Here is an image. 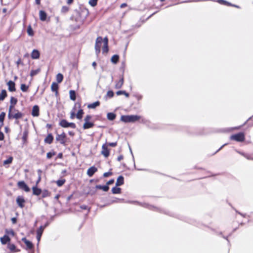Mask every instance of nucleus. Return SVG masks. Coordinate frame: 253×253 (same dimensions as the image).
I'll return each instance as SVG.
<instances>
[{"label":"nucleus","instance_id":"5fc2aeb1","mask_svg":"<svg viewBox=\"0 0 253 253\" xmlns=\"http://www.w3.org/2000/svg\"><path fill=\"white\" fill-rule=\"evenodd\" d=\"M105 144H107V147H109V146L116 147L117 145V142L106 143Z\"/></svg>","mask_w":253,"mask_h":253},{"label":"nucleus","instance_id":"72a5a7b5","mask_svg":"<svg viewBox=\"0 0 253 253\" xmlns=\"http://www.w3.org/2000/svg\"><path fill=\"white\" fill-rule=\"evenodd\" d=\"M8 249L12 252H16L19 251V250H16V246L15 245L12 244H8L7 246Z\"/></svg>","mask_w":253,"mask_h":253},{"label":"nucleus","instance_id":"c85d7f7f","mask_svg":"<svg viewBox=\"0 0 253 253\" xmlns=\"http://www.w3.org/2000/svg\"><path fill=\"white\" fill-rule=\"evenodd\" d=\"M70 98L73 101H75L76 99V94L75 90H71L69 91Z\"/></svg>","mask_w":253,"mask_h":253},{"label":"nucleus","instance_id":"20e7f679","mask_svg":"<svg viewBox=\"0 0 253 253\" xmlns=\"http://www.w3.org/2000/svg\"><path fill=\"white\" fill-rule=\"evenodd\" d=\"M230 139L237 142H243L245 140V135L243 132L231 135Z\"/></svg>","mask_w":253,"mask_h":253},{"label":"nucleus","instance_id":"412c9836","mask_svg":"<svg viewBox=\"0 0 253 253\" xmlns=\"http://www.w3.org/2000/svg\"><path fill=\"white\" fill-rule=\"evenodd\" d=\"M124 184V177L120 175L119 176L117 180L116 183V186H119L123 185Z\"/></svg>","mask_w":253,"mask_h":253},{"label":"nucleus","instance_id":"49530a36","mask_svg":"<svg viewBox=\"0 0 253 253\" xmlns=\"http://www.w3.org/2000/svg\"><path fill=\"white\" fill-rule=\"evenodd\" d=\"M69 10V7L67 6H63L61 9V11L63 13H66Z\"/></svg>","mask_w":253,"mask_h":253},{"label":"nucleus","instance_id":"9d476101","mask_svg":"<svg viewBox=\"0 0 253 253\" xmlns=\"http://www.w3.org/2000/svg\"><path fill=\"white\" fill-rule=\"evenodd\" d=\"M16 201V203L20 208H23L24 207L26 201L23 197L18 196Z\"/></svg>","mask_w":253,"mask_h":253},{"label":"nucleus","instance_id":"09e8293b","mask_svg":"<svg viewBox=\"0 0 253 253\" xmlns=\"http://www.w3.org/2000/svg\"><path fill=\"white\" fill-rule=\"evenodd\" d=\"M91 116H90V115H87L84 119V123H90V121L91 120Z\"/></svg>","mask_w":253,"mask_h":253},{"label":"nucleus","instance_id":"5701e85b","mask_svg":"<svg viewBox=\"0 0 253 253\" xmlns=\"http://www.w3.org/2000/svg\"><path fill=\"white\" fill-rule=\"evenodd\" d=\"M96 188L97 189H101L105 192H107L109 190V186L106 184V185H97L95 186Z\"/></svg>","mask_w":253,"mask_h":253},{"label":"nucleus","instance_id":"7ed1b4c3","mask_svg":"<svg viewBox=\"0 0 253 253\" xmlns=\"http://www.w3.org/2000/svg\"><path fill=\"white\" fill-rule=\"evenodd\" d=\"M77 109H79V110L76 114V118L79 120H81L83 118L84 111L82 108V103L81 101H77L74 104L73 109L76 111Z\"/></svg>","mask_w":253,"mask_h":253},{"label":"nucleus","instance_id":"bf43d9fd","mask_svg":"<svg viewBox=\"0 0 253 253\" xmlns=\"http://www.w3.org/2000/svg\"><path fill=\"white\" fill-rule=\"evenodd\" d=\"M220 2L222 4H224L227 5H230V4L228 2L224 0H220Z\"/></svg>","mask_w":253,"mask_h":253},{"label":"nucleus","instance_id":"a878e982","mask_svg":"<svg viewBox=\"0 0 253 253\" xmlns=\"http://www.w3.org/2000/svg\"><path fill=\"white\" fill-rule=\"evenodd\" d=\"M119 58H120V57L118 55H117V54L114 55L113 56H112V57L111 58V61L113 64H116L119 62Z\"/></svg>","mask_w":253,"mask_h":253},{"label":"nucleus","instance_id":"680f3d73","mask_svg":"<svg viewBox=\"0 0 253 253\" xmlns=\"http://www.w3.org/2000/svg\"><path fill=\"white\" fill-rule=\"evenodd\" d=\"M114 182V180L113 179H110V180H109L107 182L106 184L108 186L109 185L112 184Z\"/></svg>","mask_w":253,"mask_h":253},{"label":"nucleus","instance_id":"c03bdc74","mask_svg":"<svg viewBox=\"0 0 253 253\" xmlns=\"http://www.w3.org/2000/svg\"><path fill=\"white\" fill-rule=\"evenodd\" d=\"M40 72V69H38L37 70H33L31 71L30 76L31 77H34L37 75Z\"/></svg>","mask_w":253,"mask_h":253},{"label":"nucleus","instance_id":"1a4fd4ad","mask_svg":"<svg viewBox=\"0 0 253 253\" xmlns=\"http://www.w3.org/2000/svg\"><path fill=\"white\" fill-rule=\"evenodd\" d=\"M124 83V75L122 74V75H121L120 76L119 80L115 82V88H116V89L121 88L123 86Z\"/></svg>","mask_w":253,"mask_h":253},{"label":"nucleus","instance_id":"39448f33","mask_svg":"<svg viewBox=\"0 0 253 253\" xmlns=\"http://www.w3.org/2000/svg\"><path fill=\"white\" fill-rule=\"evenodd\" d=\"M59 125L64 128L71 127L72 128H75L76 125L74 123H69L67 120L62 119L59 122Z\"/></svg>","mask_w":253,"mask_h":253},{"label":"nucleus","instance_id":"f3484780","mask_svg":"<svg viewBox=\"0 0 253 253\" xmlns=\"http://www.w3.org/2000/svg\"><path fill=\"white\" fill-rule=\"evenodd\" d=\"M10 105L9 108V111H10V112H11V111H12V110L14 109L15 105L17 102V99L16 98H14V97H11L10 98Z\"/></svg>","mask_w":253,"mask_h":253},{"label":"nucleus","instance_id":"338daca9","mask_svg":"<svg viewBox=\"0 0 253 253\" xmlns=\"http://www.w3.org/2000/svg\"><path fill=\"white\" fill-rule=\"evenodd\" d=\"M74 0H67V3L68 4H71L73 3Z\"/></svg>","mask_w":253,"mask_h":253},{"label":"nucleus","instance_id":"ea45409f","mask_svg":"<svg viewBox=\"0 0 253 253\" xmlns=\"http://www.w3.org/2000/svg\"><path fill=\"white\" fill-rule=\"evenodd\" d=\"M29 86L26 85L25 84H21L20 85V89L23 92H27L28 90Z\"/></svg>","mask_w":253,"mask_h":253},{"label":"nucleus","instance_id":"4c0bfd02","mask_svg":"<svg viewBox=\"0 0 253 253\" xmlns=\"http://www.w3.org/2000/svg\"><path fill=\"white\" fill-rule=\"evenodd\" d=\"M5 113L4 112H1L0 114V123L1 125L0 126H2L3 125V121L5 118Z\"/></svg>","mask_w":253,"mask_h":253},{"label":"nucleus","instance_id":"8fccbe9b","mask_svg":"<svg viewBox=\"0 0 253 253\" xmlns=\"http://www.w3.org/2000/svg\"><path fill=\"white\" fill-rule=\"evenodd\" d=\"M97 1H98V0H89V4L91 6H95L97 5Z\"/></svg>","mask_w":253,"mask_h":253},{"label":"nucleus","instance_id":"f03ea898","mask_svg":"<svg viewBox=\"0 0 253 253\" xmlns=\"http://www.w3.org/2000/svg\"><path fill=\"white\" fill-rule=\"evenodd\" d=\"M55 140L64 146H66L70 142V139L67 137L66 134L64 132H63L61 134H57Z\"/></svg>","mask_w":253,"mask_h":253},{"label":"nucleus","instance_id":"a18cd8bd","mask_svg":"<svg viewBox=\"0 0 253 253\" xmlns=\"http://www.w3.org/2000/svg\"><path fill=\"white\" fill-rule=\"evenodd\" d=\"M56 155L54 151L48 152L46 154V158L48 159H51L53 156Z\"/></svg>","mask_w":253,"mask_h":253},{"label":"nucleus","instance_id":"bb28decb","mask_svg":"<svg viewBox=\"0 0 253 253\" xmlns=\"http://www.w3.org/2000/svg\"><path fill=\"white\" fill-rule=\"evenodd\" d=\"M7 96V92L5 89H2L0 92V100L3 101Z\"/></svg>","mask_w":253,"mask_h":253},{"label":"nucleus","instance_id":"c756f323","mask_svg":"<svg viewBox=\"0 0 253 253\" xmlns=\"http://www.w3.org/2000/svg\"><path fill=\"white\" fill-rule=\"evenodd\" d=\"M247 125L249 126H253V116L250 118L242 126Z\"/></svg>","mask_w":253,"mask_h":253},{"label":"nucleus","instance_id":"37998d69","mask_svg":"<svg viewBox=\"0 0 253 253\" xmlns=\"http://www.w3.org/2000/svg\"><path fill=\"white\" fill-rule=\"evenodd\" d=\"M27 33L30 36H33L34 34V31L31 25H29L27 28Z\"/></svg>","mask_w":253,"mask_h":253},{"label":"nucleus","instance_id":"e433bc0d","mask_svg":"<svg viewBox=\"0 0 253 253\" xmlns=\"http://www.w3.org/2000/svg\"><path fill=\"white\" fill-rule=\"evenodd\" d=\"M56 81L58 83H61L63 80V76L61 73H58L56 77Z\"/></svg>","mask_w":253,"mask_h":253},{"label":"nucleus","instance_id":"b1692460","mask_svg":"<svg viewBox=\"0 0 253 253\" xmlns=\"http://www.w3.org/2000/svg\"><path fill=\"white\" fill-rule=\"evenodd\" d=\"M94 124L93 122H90L89 123H84L83 125V128L84 129H89L94 126Z\"/></svg>","mask_w":253,"mask_h":253},{"label":"nucleus","instance_id":"f704fd0d","mask_svg":"<svg viewBox=\"0 0 253 253\" xmlns=\"http://www.w3.org/2000/svg\"><path fill=\"white\" fill-rule=\"evenodd\" d=\"M112 192L113 194H120L121 193V189L118 186L113 187L112 189Z\"/></svg>","mask_w":253,"mask_h":253},{"label":"nucleus","instance_id":"ddd939ff","mask_svg":"<svg viewBox=\"0 0 253 253\" xmlns=\"http://www.w3.org/2000/svg\"><path fill=\"white\" fill-rule=\"evenodd\" d=\"M22 241L26 244L27 250H31L34 248V245L32 243L28 241L26 238H23Z\"/></svg>","mask_w":253,"mask_h":253},{"label":"nucleus","instance_id":"58836bf2","mask_svg":"<svg viewBox=\"0 0 253 253\" xmlns=\"http://www.w3.org/2000/svg\"><path fill=\"white\" fill-rule=\"evenodd\" d=\"M13 161V157H9L7 159L4 160L3 162V165H6L11 164Z\"/></svg>","mask_w":253,"mask_h":253},{"label":"nucleus","instance_id":"393cba45","mask_svg":"<svg viewBox=\"0 0 253 253\" xmlns=\"http://www.w3.org/2000/svg\"><path fill=\"white\" fill-rule=\"evenodd\" d=\"M140 119V117L137 115H129L130 123L135 122L138 121Z\"/></svg>","mask_w":253,"mask_h":253},{"label":"nucleus","instance_id":"3c124183","mask_svg":"<svg viewBox=\"0 0 253 253\" xmlns=\"http://www.w3.org/2000/svg\"><path fill=\"white\" fill-rule=\"evenodd\" d=\"M114 93L112 90H109L107 92V96L109 98H112L114 96Z\"/></svg>","mask_w":253,"mask_h":253},{"label":"nucleus","instance_id":"aec40b11","mask_svg":"<svg viewBox=\"0 0 253 253\" xmlns=\"http://www.w3.org/2000/svg\"><path fill=\"white\" fill-rule=\"evenodd\" d=\"M58 88L59 86L57 83L55 82H53L51 84V89L53 92H55L56 95H57L58 93Z\"/></svg>","mask_w":253,"mask_h":253},{"label":"nucleus","instance_id":"de8ad7c7","mask_svg":"<svg viewBox=\"0 0 253 253\" xmlns=\"http://www.w3.org/2000/svg\"><path fill=\"white\" fill-rule=\"evenodd\" d=\"M75 117L76 118V110H73L72 109V111L70 112V118L71 119H74Z\"/></svg>","mask_w":253,"mask_h":253},{"label":"nucleus","instance_id":"f8f14e48","mask_svg":"<svg viewBox=\"0 0 253 253\" xmlns=\"http://www.w3.org/2000/svg\"><path fill=\"white\" fill-rule=\"evenodd\" d=\"M32 115L33 117H38L40 115V108L39 106L36 105L33 107L32 110Z\"/></svg>","mask_w":253,"mask_h":253},{"label":"nucleus","instance_id":"6ab92c4d","mask_svg":"<svg viewBox=\"0 0 253 253\" xmlns=\"http://www.w3.org/2000/svg\"><path fill=\"white\" fill-rule=\"evenodd\" d=\"M33 194L36 196H39L42 193L41 189L38 188L37 186H34L32 187Z\"/></svg>","mask_w":253,"mask_h":253},{"label":"nucleus","instance_id":"0e129e2a","mask_svg":"<svg viewBox=\"0 0 253 253\" xmlns=\"http://www.w3.org/2000/svg\"><path fill=\"white\" fill-rule=\"evenodd\" d=\"M11 220L12 221V223L13 224H16V222H17V218L16 217H12L11 219Z\"/></svg>","mask_w":253,"mask_h":253},{"label":"nucleus","instance_id":"052dcab7","mask_svg":"<svg viewBox=\"0 0 253 253\" xmlns=\"http://www.w3.org/2000/svg\"><path fill=\"white\" fill-rule=\"evenodd\" d=\"M80 208L82 209V210H87V208H88V207L85 205H81L80 206Z\"/></svg>","mask_w":253,"mask_h":253},{"label":"nucleus","instance_id":"a211bd4d","mask_svg":"<svg viewBox=\"0 0 253 253\" xmlns=\"http://www.w3.org/2000/svg\"><path fill=\"white\" fill-rule=\"evenodd\" d=\"M31 56L33 59H38L40 58V53L37 49H34L31 53Z\"/></svg>","mask_w":253,"mask_h":253},{"label":"nucleus","instance_id":"864d4df0","mask_svg":"<svg viewBox=\"0 0 253 253\" xmlns=\"http://www.w3.org/2000/svg\"><path fill=\"white\" fill-rule=\"evenodd\" d=\"M5 232L7 234H10V235H12V236H14L15 235V232L12 229H10L9 230H6Z\"/></svg>","mask_w":253,"mask_h":253},{"label":"nucleus","instance_id":"69168bd1","mask_svg":"<svg viewBox=\"0 0 253 253\" xmlns=\"http://www.w3.org/2000/svg\"><path fill=\"white\" fill-rule=\"evenodd\" d=\"M126 6H127V4L126 3H122L120 5V7L122 8H125Z\"/></svg>","mask_w":253,"mask_h":253},{"label":"nucleus","instance_id":"4468645a","mask_svg":"<svg viewBox=\"0 0 253 253\" xmlns=\"http://www.w3.org/2000/svg\"><path fill=\"white\" fill-rule=\"evenodd\" d=\"M0 241L2 245H5L10 242V238L8 235H4L3 237L0 238Z\"/></svg>","mask_w":253,"mask_h":253},{"label":"nucleus","instance_id":"6e6552de","mask_svg":"<svg viewBox=\"0 0 253 253\" xmlns=\"http://www.w3.org/2000/svg\"><path fill=\"white\" fill-rule=\"evenodd\" d=\"M17 186L19 189L23 190L26 192H29L30 191V188L24 181H18L17 182Z\"/></svg>","mask_w":253,"mask_h":253},{"label":"nucleus","instance_id":"2eb2a0df","mask_svg":"<svg viewBox=\"0 0 253 253\" xmlns=\"http://www.w3.org/2000/svg\"><path fill=\"white\" fill-rule=\"evenodd\" d=\"M53 139L54 138L52 133H48L44 139V142L45 143L50 144L53 142Z\"/></svg>","mask_w":253,"mask_h":253},{"label":"nucleus","instance_id":"13d9d810","mask_svg":"<svg viewBox=\"0 0 253 253\" xmlns=\"http://www.w3.org/2000/svg\"><path fill=\"white\" fill-rule=\"evenodd\" d=\"M134 96L137 99V100H140L142 98V96L141 95H139V94H136V95H134Z\"/></svg>","mask_w":253,"mask_h":253},{"label":"nucleus","instance_id":"cd10ccee","mask_svg":"<svg viewBox=\"0 0 253 253\" xmlns=\"http://www.w3.org/2000/svg\"><path fill=\"white\" fill-rule=\"evenodd\" d=\"M100 104V102L99 101H96V102H93L92 103L89 104L87 105V108H89V109L95 108L97 106H99Z\"/></svg>","mask_w":253,"mask_h":253},{"label":"nucleus","instance_id":"2f4dec72","mask_svg":"<svg viewBox=\"0 0 253 253\" xmlns=\"http://www.w3.org/2000/svg\"><path fill=\"white\" fill-rule=\"evenodd\" d=\"M116 115L114 113H108L107 115V118L109 120L113 121L115 119Z\"/></svg>","mask_w":253,"mask_h":253},{"label":"nucleus","instance_id":"79ce46f5","mask_svg":"<svg viewBox=\"0 0 253 253\" xmlns=\"http://www.w3.org/2000/svg\"><path fill=\"white\" fill-rule=\"evenodd\" d=\"M50 196V193L47 190H44L42 193V198H44Z\"/></svg>","mask_w":253,"mask_h":253},{"label":"nucleus","instance_id":"9b49d317","mask_svg":"<svg viewBox=\"0 0 253 253\" xmlns=\"http://www.w3.org/2000/svg\"><path fill=\"white\" fill-rule=\"evenodd\" d=\"M8 89L10 92H14L16 91L15 84L13 81H9L7 83Z\"/></svg>","mask_w":253,"mask_h":253},{"label":"nucleus","instance_id":"4d7b16f0","mask_svg":"<svg viewBox=\"0 0 253 253\" xmlns=\"http://www.w3.org/2000/svg\"><path fill=\"white\" fill-rule=\"evenodd\" d=\"M112 174H113V173L111 171H108V172L104 173L103 175L104 177H107L112 175Z\"/></svg>","mask_w":253,"mask_h":253},{"label":"nucleus","instance_id":"423d86ee","mask_svg":"<svg viewBox=\"0 0 253 253\" xmlns=\"http://www.w3.org/2000/svg\"><path fill=\"white\" fill-rule=\"evenodd\" d=\"M16 113H13V112L8 111V117L9 119H15L16 120H18L21 119L23 116V114L21 112H19L18 110H15Z\"/></svg>","mask_w":253,"mask_h":253},{"label":"nucleus","instance_id":"7c9ffc66","mask_svg":"<svg viewBox=\"0 0 253 253\" xmlns=\"http://www.w3.org/2000/svg\"><path fill=\"white\" fill-rule=\"evenodd\" d=\"M121 121L125 123H130L129 115H123L121 117Z\"/></svg>","mask_w":253,"mask_h":253},{"label":"nucleus","instance_id":"603ef678","mask_svg":"<svg viewBox=\"0 0 253 253\" xmlns=\"http://www.w3.org/2000/svg\"><path fill=\"white\" fill-rule=\"evenodd\" d=\"M42 233V230L41 229H39L37 231V238L39 240L41 238V235Z\"/></svg>","mask_w":253,"mask_h":253},{"label":"nucleus","instance_id":"774afa93","mask_svg":"<svg viewBox=\"0 0 253 253\" xmlns=\"http://www.w3.org/2000/svg\"><path fill=\"white\" fill-rule=\"evenodd\" d=\"M41 180V176L40 175L38 179L36 181V185L35 186H37L38 185L39 183L40 182Z\"/></svg>","mask_w":253,"mask_h":253},{"label":"nucleus","instance_id":"473e14b6","mask_svg":"<svg viewBox=\"0 0 253 253\" xmlns=\"http://www.w3.org/2000/svg\"><path fill=\"white\" fill-rule=\"evenodd\" d=\"M28 132L27 131H24L23 134L22 136V141L24 144H25L27 143V139H28Z\"/></svg>","mask_w":253,"mask_h":253},{"label":"nucleus","instance_id":"0eeeda50","mask_svg":"<svg viewBox=\"0 0 253 253\" xmlns=\"http://www.w3.org/2000/svg\"><path fill=\"white\" fill-rule=\"evenodd\" d=\"M101 154L105 158H108L110 155V149L107 147V144H104L102 146Z\"/></svg>","mask_w":253,"mask_h":253},{"label":"nucleus","instance_id":"6e6d98bb","mask_svg":"<svg viewBox=\"0 0 253 253\" xmlns=\"http://www.w3.org/2000/svg\"><path fill=\"white\" fill-rule=\"evenodd\" d=\"M1 126H0V141H2V140H4V134L1 131Z\"/></svg>","mask_w":253,"mask_h":253},{"label":"nucleus","instance_id":"c9c22d12","mask_svg":"<svg viewBox=\"0 0 253 253\" xmlns=\"http://www.w3.org/2000/svg\"><path fill=\"white\" fill-rule=\"evenodd\" d=\"M116 94L117 95L124 94L126 96V97H128L129 96V93L126 92L125 90H119L116 92Z\"/></svg>","mask_w":253,"mask_h":253},{"label":"nucleus","instance_id":"f257e3e1","mask_svg":"<svg viewBox=\"0 0 253 253\" xmlns=\"http://www.w3.org/2000/svg\"><path fill=\"white\" fill-rule=\"evenodd\" d=\"M103 43L102 47V53L107 54L109 51L108 39L107 37L103 39L100 37H98L95 41V50L96 55H98L101 51V47L102 43Z\"/></svg>","mask_w":253,"mask_h":253},{"label":"nucleus","instance_id":"4be33fe9","mask_svg":"<svg viewBox=\"0 0 253 253\" xmlns=\"http://www.w3.org/2000/svg\"><path fill=\"white\" fill-rule=\"evenodd\" d=\"M40 19L41 21H44L46 19L47 14L44 11L40 10L39 12Z\"/></svg>","mask_w":253,"mask_h":253},{"label":"nucleus","instance_id":"e2e57ef3","mask_svg":"<svg viewBox=\"0 0 253 253\" xmlns=\"http://www.w3.org/2000/svg\"><path fill=\"white\" fill-rule=\"evenodd\" d=\"M124 159V156L122 155H120L117 158V160L119 162L121 161Z\"/></svg>","mask_w":253,"mask_h":253},{"label":"nucleus","instance_id":"a19ab883","mask_svg":"<svg viewBox=\"0 0 253 253\" xmlns=\"http://www.w3.org/2000/svg\"><path fill=\"white\" fill-rule=\"evenodd\" d=\"M65 182H66V180L65 179H59V180H57L56 181V183L59 187H60V186H62V185H63L64 184V183H65Z\"/></svg>","mask_w":253,"mask_h":253},{"label":"nucleus","instance_id":"dca6fc26","mask_svg":"<svg viewBox=\"0 0 253 253\" xmlns=\"http://www.w3.org/2000/svg\"><path fill=\"white\" fill-rule=\"evenodd\" d=\"M97 171V169L94 167L92 166L89 168L87 171V174L89 176L91 177Z\"/></svg>","mask_w":253,"mask_h":253}]
</instances>
